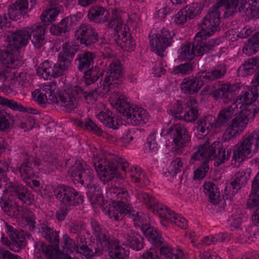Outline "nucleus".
I'll list each match as a JSON object with an SVG mask.
<instances>
[{
    "label": "nucleus",
    "instance_id": "obj_52",
    "mask_svg": "<svg viewBox=\"0 0 259 259\" xmlns=\"http://www.w3.org/2000/svg\"><path fill=\"white\" fill-rule=\"evenodd\" d=\"M259 63V59L251 58L245 61L239 68L238 73L239 75L246 76L252 74L255 67Z\"/></svg>",
    "mask_w": 259,
    "mask_h": 259
},
{
    "label": "nucleus",
    "instance_id": "obj_36",
    "mask_svg": "<svg viewBox=\"0 0 259 259\" xmlns=\"http://www.w3.org/2000/svg\"><path fill=\"white\" fill-rule=\"evenodd\" d=\"M100 83L97 85L94 90L88 91L85 89H82V87L78 86V94L80 101L84 100L87 104H93L97 100L99 94H106L108 93L111 94V92H104L100 91Z\"/></svg>",
    "mask_w": 259,
    "mask_h": 259
},
{
    "label": "nucleus",
    "instance_id": "obj_38",
    "mask_svg": "<svg viewBox=\"0 0 259 259\" xmlns=\"http://www.w3.org/2000/svg\"><path fill=\"white\" fill-rule=\"evenodd\" d=\"M227 72V67L221 64L210 71L199 72L198 77L204 79L205 82L222 78Z\"/></svg>",
    "mask_w": 259,
    "mask_h": 259
},
{
    "label": "nucleus",
    "instance_id": "obj_19",
    "mask_svg": "<svg viewBox=\"0 0 259 259\" xmlns=\"http://www.w3.org/2000/svg\"><path fill=\"white\" fill-rule=\"evenodd\" d=\"M75 37L82 44L88 46L95 43L98 39V34L90 24H81L75 31Z\"/></svg>",
    "mask_w": 259,
    "mask_h": 259
},
{
    "label": "nucleus",
    "instance_id": "obj_39",
    "mask_svg": "<svg viewBox=\"0 0 259 259\" xmlns=\"http://www.w3.org/2000/svg\"><path fill=\"white\" fill-rule=\"evenodd\" d=\"M28 9V0H16L8 9L10 19L17 20L23 14L27 12Z\"/></svg>",
    "mask_w": 259,
    "mask_h": 259
},
{
    "label": "nucleus",
    "instance_id": "obj_62",
    "mask_svg": "<svg viewBox=\"0 0 259 259\" xmlns=\"http://www.w3.org/2000/svg\"><path fill=\"white\" fill-rule=\"evenodd\" d=\"M44 164L48 168L49 172L53 171L58 168V166H61V163L54 156L47 155L44 158Z\"/></svg>",
    "mask_w": 259,
    "mask_h": 259
},
{
    "label": "nucleus",
    "instance_id": "obj_3",
    "mask_svg": "<svg viewBox=\"0 0 259 259\" xmlns=\"http://www.w3.org/2000/svg\"><path fill=\"white\" fill-rule=\"evenodd\" d=\"M112 106L123 116L126 117V122L133 125H143L149 119V114L144 109L131 105L128 99L124 95L115 94L110 97Z\"/></svg>",
    "mask_w": 259,
    "mask_h": 259
},
{
    "label": "nucleus",
    "instance_id": "obj_12",
    "mask_svg": "<svg viewBox=\"0 0 259 259\" xmlns=\"http://www.w3.org/2000/svg\"><path fill=\"white\" fill-rule=\"evenodd\" d=\"M68 175L84 186H89L94 179L93 170L82 160H76L68 167Z\"/></svg>",
    "mask_w": 259,
    "mask_h": 259
},
{
    "label": "nucleus",
    "instance_id": "obj_48",
    "mask_svg": "<svg viewBox=\"0 0 259 259\" xmlns=\"http://www.w3.org/2000/svg\"><path fill=\"white\" fill-rule=\"evenodd\" d=\"M1 206L5 212L9 216L17 217L21 215L22 207L12 201L1 198Z\"/></svg>",
    "mask_w": 259,
    "mask_h": 259
},
{
    "label": "nucleus",
    "instance_id": "obj_5",
    "mask_svg": "<svg viewBox=\"0 0 259 259\" xmlns=\"http://www.w3.org/2000/svg\"><path fill=\"white\" fill-rule=\"evenodd\" d=\"M218 6H214L210 9L202 19L200 25V30L195 35V39L203 41L207 37L212 35L218 30L220 23L221 11L225 13L226 9L223 2L218 3ZM224 17L227 18L224 15Z\"/></svg>",
    "mask_w": 259,
    "mask_h": 259
},
{
    "label": "nucleus",
    "instance_id": "obj_45",
    "mask_svg": "<svg viewBox=\"0 0 259 259\" xmlns=\"http://www.w3.org/2000/svg\"><path fill=\"white\" fill-rule=\"evenodd\" d=\"M160 253L162 259H187L182 249L175 250L168 245L163 244L160 248Z\"/></svg>",
    "mask_w": 259,
    "mask_h": 259
},
{
    "label": "nucleus",
    "instance_id": "obj_4",
    "mask_svg": "<svg viewBox=\"0 0 259 259\" xmlns=\"http://www.w3.org/2000/svg\"><path fill=\"white\" fill-rule=\"evenodd\" d=\"M112 16L108 26L114 29V40L117 45L124 51H133L135 48V42L128 33L129 28L124 24L120 12L116 9H112Z\"/></svg>",
    "mask_w": 259,
    "mask_h": 259
},
{
    "label": "nucleus",
    "instance_id": "obj_14",
    "mask_svg": "<svg viewBox=\"0 0 259 259\" xmlns=\"http://www.w3.org/2000/svg\"><path fill=\"white\" fill-rule=\"evenodd\" d=\"M78 90V85H67L64 91L57 97V102L54 103L63 107V110L66 112H71L77 108L80 102Z\"/></svg>",
    "mask_w": 259,
    "mask_h": 259
},
{
    "label": "nucleus",
    "instance_id": "obj_22",
    "mask_svg": "<svg viewBox=\"0 0 259 259\" xmlns=\"http://www.w3.org/2000/svg\"><path fill=\"white\" fill-rule=\"evenodd\" d=\"M216 123L214 116L211 115L203 116L196 122L195 134L198 139H202L208 134L212 129L219 128Z\"/></svg>",
    "mask_w": 259,
    "mask_h": 259
},
{
    "label": "nucleus",
    "instance_id": "obj_29",
    "mask_svg": "<svg viewBox=\"0 0 259 259\" xmlns=\"http://www.w3.org/2000/svg\"><path fill=\"white\" fill-rule=\"evenodd\" d=\"M29 39H30L34 46L36 48H39L45 43V27L39 24L28 27Z\"/></svg>",
    "mask_w": 259,
    "mask_h": 259
},
{
    "label": "nucleus",
    "instance_id": "obj_59",
    "mask_svg": "<svg viewBox=\"0 0 259 259\" xmlns=\"http://www.w3.org/2000/svg\"><path fill=\"white\" fill-rule=\"evenodd\" d=\"M17 123L18 126L27 131L34 127L35 121L33 116H25L19 117Z\"/></svg>",
    "mask_w": 259,
    "mask_h": 259
},
{
    "label": "nucleus",
    "instance_id": "obj_33",
    "mask_svg": "<svg viewBox=\"0 0 259 259\" xmlns=\"http://www.w3.org/2000/svg\"><path fill=\"white\" fill-rule=\"evenodd\" d=\"M34 253L36 255L43 254L50 259H59L62 253L57 247L55 248L52 245H47L42 241L35 243Z\"/></svg>",
    "mask_w": 259,
    "mask_h": 259
},
{
    "label": "nucleus",
    "instance_id": "obj_49",
    "mask_svg": "<svg viewBox=\"0 0 259 259\" xmlns=\"http://www.w3.org/2000/svg\"><path fill=\"white\" fill-rule=\"evenodd\" d=\"M72 24V18L71 17H67L64 18L57 24L52 25L50 28V31L52 34L59 35L62 33H65L69 31L71 28Z\"/></svg>",
    "mask_w": 259,
    "mask_h": 259
},
{
    "label": "nucleus",
    "instance_id": "obj_50",
    "mask_svg": "<svg viewBox=\"0 0 259 259\" xmlns=\"http://www.w3.org/2000/svg\"><path fill=\"white\" fill-rule=\"evenodd\" d=\"M259 50V31L246 42L243 48V52L247 55L255 54Z\"/></svg>",
    "mask_w": 259,
    "mask_h": 259
},
{
    "label": "nucleus",
    "instance_id": "obj_63",
    "mask_svg": "<svg viewBox=\"0 0 259 259\" xmlns=\"http://www.w3.org/2000/svg\"><path fill=\"white\" fill-rule=\"evenodd\" d=\"M184 9L186 10V12L188 16V18L192 19L201 12L202 8L200 4L197 3H193L189 6H187L186 8H184Z\"/></svg>",
    "mask_w": 259,
    "mask_h": 259
},
{
    "label": "nucleus",
    "instance_id": "obj_6",
    "mask_svg": "<svg viewBox=\"0 0 259 259\" xmlns=\"http://www.w3.org/2000/svg\"><path fill=\"white\" fill-rule=\"evenodd\" d=\"M220 39H211L203 42L201 40H195L193 43H187L179 50V58L182 60H192L194 56H201L204 53L212 51L220 44Z\"/></svg>",
    "mask_w": 259,
    "mask_h": 259
},
{
    "label": "nucleus",
    "instance_id": "obj_21",
    "mask_svg": "<svg viewBox=\"0 0 259 259\" xmlns=\"http://www.w3.org/2000/svg\"><path fill=\"white\" fill-rule=\"evenodd\" d=\"M170 134L175 145L180 147L189 145L190 135L184 125L177 123L170 127Z\"/></svg>",
    "mask_w": 259,
    "mask_h": 259
},
{
    "label": "nucleus",
    "instance_id": "obj_32",
    "mask_svg": "<svg viewBox=\"0 0 259 259\" xmlns=\"http://www.w3.org/2000/svg\"><path fill=\"white\" fill-rule=\"evenodd\" d=\"M107 195L113 199V205L110 207H116L115 205L119 203H124L126 206H131L128 203L131 200V197L127 191L124 189L113 187L109 190Z\"/></svg>",
    "mask_w": 259,
    "mask_h": 259
},
{
    "label": "nucleus",
    "instance_id": "obj_55",
    "mask_svg": "<svg viewBox=\"0 0 259 259\" xmlns=\"http://www.w3.org/2000/svg\"><path fill=\"white\" fill-rule=\"evenodd\" d=\"M56 88V83L54 82H48L43 84L41 88V92L48 96L49 103H54L58 101V97L54 93Z\"/></svg>",
    "mask_w": 259,
    "mask_h": 259
},
{
    "label": "nucleus",
    "instance_id": "obj_18",
    "mask_svg": "<svg viewBox=\"0 0 259 259\" xmlns=\"http://www.w3.org/2000/svg\"><path fill=\"white\" fill-rule=\"evenodd\" d=\"M93 233L96 238L97 244L103 249H108L111 247V242L113 241L108 231L98 222L93 220L91 222Z\"/></svg>",
    "mask_w": 259,
    "mask_h": 259
},
{
    "label": "nucleus",
    "instance_id": "obj_43",
    "mask_svg": "<svg viewBox=\"0 0 259 259\" xmlns=\"http://www.w3.org/2000/svg\"><path fill=\"white\" fill-rule=\"evenodd\" d=\"M28 40V27L13 32L10 37V42L17 48L26 45Z\"/></svg>",
    "mask_w": 259,
    "mask_h": 259
},
{
    "label": "nucleus",
    "instance_id": "obj_9",
    "mask_svg": "<svg viewBox=\"0 0 259 259\" xmlns=\"http://www.w3.org/2000/svg\"><path fill=\"white\" fill-rule=\"evenodd\" d=\"M78 50V47L72 42H65L60 53L58 61L52 67V76L57 77L63 75L69 68L72 60Z\"/></svg>",
    "mask_w": 259,
    "mask_h": 259
},
{
    "label": "nucleus",
    "instance_id": "obj_60",
    "mask_svg": "<svg viewBox=\"0 0 259 259\" xmlns=\"http://www.w3.org/2000/svg\"><path fill=\"white\" fill-rule=\"evenodd\" d=\"M0 105L6 106L11 109L24 112L25 107H23L20 103L15 101L13 100L9 99L4 97L0 96Z\"/></svg>",
    "mask_w": 259,
    "mask_h": 259
},
{
    "label": "nucleus",
    "instance_id": "obj_51",
    "mask_svg": "<svg viewBox=\"0 0 259 259\" xmlns=\"http://www.w3.org/2000/svg\"><path fill=\"white\" fill-rule=\"evenodd\" d=\"M204 192L208 197L210 202L217 204L220 201V192L213 183L207 182L204 184Z\"/></svg>",
    "mask_w": 259,
    "mask_h": 259
},
{
    "label": "nucleus",
    "instance_id": "obj_46",
    "mask_svg": "<svg viewBox=\"0 0 259 259\" xmlns=\"http://www.w3.org/2000/svg\"><path fill=\"white\" fill-rule=\"evenodd\" d=\"M142 230L147 238L156 246H162L164 239L153 228L147 225L142 226Z\"/></svg>",
    "mask_w": 259,
    "mask_h": 259
},
{
    "label": "nucleus",
    "instance_id": "obj_31",
    "mask_svg": "<svg viewBox=\"0 0 259 259\" xmlns=\"http://www.w3.org/2000/svg\"><path fill=\"white\" fill-rule=\"evenodd\" d=\"M236 112H238V105L236 103H233L227 107L221 109L216 118V124L218 127L221 128L228 125Z\"/></svg>",
    "mask_w": 259,
    "mask_h": 259
},
{
    "label": "nucleus",
    "instance_id": "obj_2",
    "mask_svg": "<svg viewBox=\"0 0 259 259\" xmlns=\"http://www.w3.org/2000/svg\"><path fill=\"white\" fill-rule=\"evenodd\" d=\"M230 155L228 151L226 152L223 149L222 143L220 141H214L211 144L207 142L198 146L191 157L194 160L202 161L203 163L194 171V178L197 180L203 178L208 170L209 160H215L214 166H219L228 159Z\"/></svg>",
    "mask_w": 259,
    "mask_h": 259
},
{
    "label": "nucleus",
    "instance_id": "obj_58",
    "mask_svg": "<svg viewBox=\"0 0 259 259\" xmlns=\"http://www.w3.org/2000/svg\"><path fill=\"white\" fill-rule=\"evenodd\" d=\"M53 63L45 61L41 63L37 69V74L40 77L48 79L50 76H52Z\"/></svg>",
    "mask_w": 259,
    "mask_h": 259
},
{
    "label": "nucleus",
    "instance_id": "obj_10",
    "mask_svg": "<svg viewBox=\"0 0 259 259\" xmlns=\"http://www.w3.org/2000/svg\"><path fill=\"white\" fill-rule=\"evenodd\" d=\"M96 57L94 53L90 52H85L77 56L78 68L84 72L83 81L85 84H93L99 78L97 70L93 69Z\"/></svg>",
    "mask_w": 259,
    "mask_h": 259
},
{
    "label": "nucleus",
    "instance_id": "obj_64",
    "mask_svg": "<svg viewBox=\"0 0 259 259\" xmlns=\"http://www.w3.org/2000/svg\"><path fill=\"white\" fill-rule=\"evenodd\" d=\"M89 192L91 193V201L92 203L97 204H101L103 201L101 195V189L99 186H92L89 189Z\"/></svg>",
    "mask_w": 259,
    "mask_h": 259
},
{
    "label": "nucleus",
    "instance_id": "obj_25",
    "mask_svg": "<svg viewBox=\"0 0 259 259\" xmlns=\"http://www.w3.org/2000/svg\"><path fill=\"white\" fill-rule=\"evenodd\" d=\"M199 72L195 77L185 78L181 83L182 91L185 94L192 95L197 93L205 82L204 79L198 77Z\"/></svg>",
    "mask_w": 259,
    "mask_h": 259
},
{
    "label": "nucleus",
    "instance_id": "obj_1",
    "mask_svg": "<svg viewBox=\"0 0 259 259\" xmlns=\"http://www.w3.org/2000/svg\"><path fill=\"white\" fill-rule=\"evenodd\" d=\"M92 163L99 179L104 183H108L114 178H122L121 171H128L132 181L135 183L147 185L149 181L140 167L132 166L128 171L129 163L124 158L117 155L107 154L104 155L94 153Z\"/></svg>",
    "mask_w": 259,
    "mask_h": 259
},
{
    "label": "nucleus",
    "instance_id": "obj_24",
    "mask_svg": "<svg viewBox=\"0 0 259 259\" xmlns=\"http://www.w3.org/2000/svg\"><path fill=\"white\" fill-rule=\"evenodd\" d=\"M159 217L161 219L160 221L162 226L166 227V223L174 224L178 227L185 229L187 228V221L183 217L175 213L167 207L160 213Z\"/></svg>",
    "mask_w": 259,
    "mask_h": 259
},
{
    "label": "nucleus",
    "instance_id": "obj_61",
    "mask_svg": "<svg viewBox=\"0 0 259 259\" xmlns=\"http://www.w3.org/2000/svg\"><path fill=\"white\" fill-rule=\"evenodd\" d=\"M141 134V131L138 128L133 127L130 128L124 134L122 137L123 142L130 143L133 140H137L140 138Z\"/></svg>",
    "mask_w": 259,
    "mask_h": 259
},
{
    "label": "nucleus",
    "instance_id": "obj_57",
    "mask_svg": "<svg viewBox=\"0 0 259 259\" xmlns=\"http://www.w3.org/2000/svg\"><path fill=\"white\" fill-rule=\"evenodd\" d=\"M239 0H217L218 3L223 2L225 10V16L230 17L236 12Z\"/></svg>",
    "mask_w": 259,
    "mask_h": 259
},
{
    "label": "nucleus",
    "instance_id": "obj_17",
    "mask_svg": "<svg viewBox=\"0 0 259 259\" xmlns=\"http://www.w3.org/2000/svg\"><path fill=\"white\" fill-rule=\"evenodd\" d=\"M258 107V105L255 108L250 106L248 108H243L239 113L236 112L230 125L236 128L239 132L242 133L249 120L253 119L257 113Z\"/></svg>",
    "mask_w": 259,
    "mask_h": 259
},
{
    "label": "nucleus",
    "instance_id": "obj_7",
    "mask_svg": "<svg viewBox=\"0 0 259 259\" xmlns=\"http://www.w3.org/2000/svg\"><path fill=\"white\" fill-rule=\"evenodd\" d=\"M259 149V129L244 137L234 148L232 160L241 162L246 158L250 157Z\"/></svg>",
    "mask_w": 259,
    "mask_h": 259
},
{
    "label": "nucleus",
    "instance_id": "obj_40",
    "mask_svg": "<svg viewBox=\"0 0 259 259\" xmlns=\"http://www.w3.org/2000/svg\"><path fill=\"white\" fill-rule=\"evenodd\" d=\"M247 206L252 208L257 206L252 216V221L253 224L258 226L259 225V185L258 188H254L252 184V191L249 195L247 202Z\"/></svg>",
    "mask_w": 259,
    "mask_h": 259
},
{
    "label": "nucleus",
    "instance_id": "obj_8",
    "mask_svg": "<svg viewBox=\"0 0 259 259\" xmlns=\"http://www.w3.org/2000/svg\"><path fill=\"white\" fill-rule=\"evenodd\" d=\"M122 69L120 61L118 60H113L108 67V71L104 79L100 81V91L111 92L110 97L115 94H120L118 86L122 76Z\"/></svg>",
    "mask_w": 259,
    "mask_h": 259
},
{
    "label": "nucleus",
    "instance_id": "obj_41",
    "mask_svg": "<svg viewBox=\"0 0 259 259\" xmlns=\"http://www.w3.org/2000/svg\"><path fill=\"white\" fill-rule=\"evenodd\" d=\"M37 165L38 164H37L32 158L29 157L23 161V163L19 167L18 169L20 176L24 181L34 178V172L33 168Z\"/></svg>",
    "mask_w": 259,
    "mask_h": 259
},
{
    "label": "nucleus",
    "instance_id": "obj_20",
    "mask_svg": "<svg viewBox=\"0 0 259 259\" xmlns=\"http://www.w3.org/2000/svg\"><path fill=\"white\" fill-rule=\"evenodd\" d=\"M7 188L11 191L12 194L22 203L30 205L34 200V197L30 191L22 185L17 183L8 182L6 184Z\"/></svg>",
    "mask_w": 259,
    "mask_h": 259
},
{
    "label": "nucleus",
    "instance_id": "obj_42",
    "mask_svg": "<svg viewBox=\"0 0 259 259\" xmlns=\"http://www.w3.org/2000/svg\"><path fill=\"white\" fill-rule=\"evenodd\" d=\"M109 12L103 7H94L89 11L88 17L91 21L101 23L107 21L109 17Z\"/></svg>",
    "mask_w": 259,
    "mask_h": 259
},
{
    "label": "nucleus",
    "instance_id": "obj_15",
    "mask_svg": "<svg viewBox=\"0 0 259 259\" xmlns=\"http://www.w3.org/2000/svg\"><path fill=\"white\" fill-rule=\"evenodd\" d=\"M57 200L66 205L76 206L82 204L83 196L73 188L61 185L57 186L54 191Z\"/></svg>",
    "mask_w": 259,
    "mask_h": 259
},
{
    "label": "nucleus",
    "instance_id": "obj_23",
    "mask_svg": "<svg viewBox=\"0 0 259 259\" xmlns=\"http://www.w3.org/2000/svg\"><path fill=\"white\" fill-rule=\"evenodd\" d=\"M137 197L149 210L152 211L159 217L161 215L160 213L166 207L160 203L154 196L146 192L139 191L137 194Z\"/></svg>",
    "mask_w": 259,
    "mask_h": 259
},
{
    "label": "nucleus",
    "instance_id": "obj_11",
    "mask_svg": "<svg viewBox=\"0 0 259 259\" xmlns=\"http://www.w3.org/2000/svg\"><path fill=\"white\" fill-rule=\"evenodd\" d=\"M116 207H109L108 215L111 219L119 221L124 216L131 218L135 226H141L144 223L145 215L142 212H137L131 206H126L123 203L116 205Z\"/></svg>",
    "mask_w": 259,
    "mask_h": 259
},
{
    "label": "nucleus",
    "instance_id": "obj_44",
    "mask_svg": "<svg viewBox=\"0 0 259 259\" xmlns=\"http://www.w3.org/2000/svg\"><path fill=\"white\" fill-rule=\"evenodd\" d=\"M235 86L230 84H224L216 89L213 93L214 99H223L224 103L227 104L231 100V94L235 91Z\"/></svg>",
    "mask_w": 259,
    "mask_h": 259
},
{
    "label": "nucleus",
    "instance_id": "obj_54",
    "mask_svg": "<svg viewBox=\"0 0 259 259\" xmlns=\"http://www.w3.org/2000/svg\"><path fill=\"white\" fill-rule=\"evenodd\" d=\"M61 10L60 7L50 8L46 10L40 15L41 21L45 24H49L50 22L55 21Z\"/></svg>",
    "mask_w": 259,
    "mask_h": 259
},
{
    "label": "nucleus",
    "instance_id": "obj_37",
    "mask_svg": "<svg viewBox=\"0 0 259 259\" xmlns=\"http://www.w3.org/2000/svg\"><path fill=\"white\" fill-rule=\"evenodd\" d=\"M17 55L15 50L6 49L0 51V62L8 68H15L19 64Z\"/></svg>",
    "mask_w": 259,
    "mask_h": 259
},
{
    "label": "nucleus",
    "instance_id": "obj_34",
    "mask_svg": "<svg viewBox=\"0 0 259 259\" xmlns=\"http://www.w3.org/2000/svg\"><path fill=\"white\" fill-rule=\"evenodd\" d=\"M37 228L43 238L56 246L58 245L59 242V233L51 228L47 222L39 221Z\"/></svg>",
    "mask_w": 259,
    "mask_h": 259
},
{
    "label": "nucleus",
    "instance_id": "obj_26",
    "mask_svg": "<svg viewBox=\"0 0 259 259\" xmlns=\"http://www.w3.org/2000/svg\"><path fill=\"white\" fill-rule=\"evenodd\" d=\"M96 114L97 118L106 126L113 129H117L119 124L117 120L112 116V113L105 105L101 103L97 105Z\"/></svg>",
    "mask_w": 259,
    "mask_h": 259
},
{
    "label": "nucleus",
    "instance_id": "obj_47",
    "mask_svg": "<svg viewBox=\"0 0 259 259\" xmlns=\"http://www.w3.org/2000/svg\"><path fill=\"white\" fill-rule=\"evenodd\" d=\"M119 244V242L112 241L111 242V247L105 250H110L109 255L111 259H127L129 253L128 249L125 247L121 246Z\"/></svg>",
    "mask_w": 259,
    "mask_h": 259
},
{
    "label": "nucleus",
    "instance_id": "obj_13",
    "mask_svg": "<svg viewBox=\"0 0 259 259\" xmlns=\"http://www.w3.org/2000/svg\"><path fill=\"white\" fill-rule=\"evenodd\" d=\"M174 33L166 28H162L159 32L153 34L150 39L153 52L160 57L165 55V50L170 46L173 41Z\"/></svg>",
    "mask_w": 259,
    "mask_h": 259
},
{
    "label": "nucleus",
    "instance_id": "obj_16",
    "mask_svg": "<svg viewBox=\"0 0 259 259\" xmlns=\"http://www.w3.org/2000/svg\"><path fill=\"white\" fill-rule=\"evenodd\" d=\"M249 170L238 171L233 178L231 182L228 184L224 190V198L231 199L238 190L244 185L250 178Z\"/></svg>",
    "mask_w": 259,
    "mask_h": 259
},
{
    "label": "nucleus",
    "instance_id": "obj_35",
    "mask_svg": "<svg viewBox=\"0 0 259 259\" xmlns=\"http://www.w3.org/2000/svg\"><path fill=\"white\" fill-rule=\"evenodd\" d=\"M199 115L198 104L196 99H191L185 104L184 114L181 119L187 122H194Z\"/></svg>",
    "mask_w": 259,
    "mask_h": 259
},
{
    "label": "nucleus",
    "instance_id": "obj_53",
    "mask_svg": "<svg viewBox=\"0 0 259 259\" xmlns=\"http://www.w3.org/2000/svg\"><path fill=\"white\" fill-rule=\"evenodd\" d=\"M75 124L83 129H85L92 133L98 136L101 135L102 130L90 118H86L84 121L76 120Z\"/></svg>",
    "mask_w": 259,
    "mask_h": 259
},
{
    "label": "nucleus",
    "instance_id": "obj_30",
    "mask_svg": "<svg viewBox=\"0 0 259 259\" xmlns=\"http://www.w3.org/2000/svg\"><path fill=\"white\" fill-rule=\"evenodd\" d=\"M122 244L128 249L127 245L132 248L139 250L143 248L144 238L135 231L128 229L124 235Z\"/></svg>",
    "mask_w": 259,
    "mask_h": 259
},
{
    "label": "nucleus",
    "instance_id": "obj_56",
    "mask_svg": "<svg viewBox=\"0 0 259 259\" xmlns=\"http://www.w3.org/2000/svg\"><path fill=\"white\" fill-rule=\"evenodd\" d=\"M97 247L94 246V248L89 247L87 246V244L81 245L76 248V251L84 255L87 258H90L93 256L95 253L99 255L103 249L101 248L99 244H97Z\"/></svg>",
    "mask_w": 259,
    "mask_h": 259
},
{
    "label": "nucleus",
    "instance_id": "obj_28",
    "mask_svg": "<svg viewBox=\"0 0 259 259\" xmlns=\"http://www.w3.org/2000/svg\"><path fill=\"white\" fill-rule=\"evenodd\" d=\"M7 232L11 240L10 249L15 252H19L26 245L25 237L24 234L14 229L11 226L6 224Z\"/></svg>",
    "mask_w": 259,
    "mask_h": 259
},
{
    "label": "nucleus",
    "instance_id": "obj_27",
    "mask_svg": "<svg viewBox=\"0 0 259 259\" xmlns=\"http://www.w3.org/2000/svg\"><path fill=\"white\" fill-rule=\"evenodd\" d=\"M256 88H247L242 91L235 103L237 104L238 103L239 104L246 105V106L243 108H248L250 106L255 108L257 105H258V112L259 110V101L256 100L258 97V93Z\"/></svg>",
    "mask_w": 259,
    "mask_h": 259
}]
</instances>
